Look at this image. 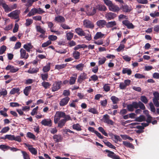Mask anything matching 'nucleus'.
Returning <instances> with one entry per match:
<instances>
[{"mask_svg": "<svg viewBox=\"0 0 159 159\" xmlns=\"http://www.w3.org/2000/svg\"><path fill=\"white\" fill-rule=\"evenodd\" d=\"M66 115L63 112L57 111L55 115L54 121L55 124H57L61 118H65Z\"/></svg>", "mask_w": 159, "mask_h": 159, "instance_id": "f257e3e1", "label": "nucleus"}, {"mask_svg": "<svg viewBox=\"0 0 159 159\" xmlns=\"http://www.w3.org/2000/svg\"><path fill=\"white\" fill-rule=\"evenodd\" d=\"M86 13L89 16H93L96 13V8L95 7H92L90 5L86 6Z\"/></svg>", "mask_w": 159, "mask_h": 159, "instance_id": "f03ea898", "label": "nucleus"}, {"mask_svg": "<svg viewBox=\"0 0 159 159\" xmlns=\"http://www.w3.org/2000/svg\"><path fill=\"white\" fill-rule=\"evenodd\" d=\"M71 117L69 115H67L66 117L63 119L60 120L58 123V127L60 128H62L65 125L66 121L71 120Z\"/></svg>", "mask_w": 159, "mask_h": 159, "instance_id": "7ed1b4c3", "label": "nucleus"}, {"mask_svg": "<svg viewBox=\"0 0 159 159\" xmlns=\"http://www.w3.org/2000/svg\"><path fill=\"white\" fill-rule=\"evenodd\" d=\"M20 11L19 10H16L12 11L8 14V17L14 19H18L19 17V14Z\"/></svg>", "mask_w": 159, "mask_h": 159, "instance_id": "20e7f679", "label": "nucleus"}, {"mask_svg": "<svg viewBox=\"0 0 159 159\" xmlns=\"http://www.w3.org/2000/svg\"><path fill=\"white\" fill-rule=\"evenodd\" d=\"M24 145L28 148V150L32 154L36 155L37 154V149L33 148L32 145L26 143H25Z\"/></svg>", "mask_w": 159, "mask_h": 159, "instance_id": "39448f33", "label": "nucleus"}, {"mask_svg": "<svg viewBox=\"0 0 159 159\" xmlns=\"http://www.w3.org/2000/svg\"><path fill=\"white\" fill-rule=\"evenodd\" d=\"M62 84V82L61 81H58L55 82L53 84L52 87V91L55 92L57 91L61 88V85Z\"/></svg>", "mask_w": 159, "mask_h": 159, "instance_id": "423d86ee", "label": "nucleus"}, {"mask_svg": "<svg viewBox=\"0 0 159 159\" xmlns=\"http://www.w3.org/2000/svg\"><path fill=\"white\" fill-rule=\"evenodd\" d=\"M5 69L7 70H9L10 72L14 73L17 72L19 70V69L17 67H15L11 65H8L5 68Z\"/></svg>", "mask_w": 159, "mask_h": 159, "instance_id": "0eeeda50", "label": "nucleus"}, {"mask_svg": "<svg viewBox=\"0 0 159 159\" xmlns=\"http://www.w3.org/2000/svg\"><path fill=\"white\" fill-rule=\"evenodd\" d=\"M108 9L110 11L114 12H118L120 10V8L118 6L113 3L108 7Z\"/></svg>", "mask_w": 159, "mask_h": 159, "instance_id": "6e6552de", "label": "nucleus"}, {"mask_svg": "<svg viewBox=\"0 0 159 159\" xmlns=\"http://www.w3.org/2000/svg\"><path fill=\"white\" fill-rule=\"evenodd\" d=\"M105 152L107 153V156L113 159H119L120 157L119 156L116 155L113 152L107 150H105Z\"/></svg>", "mask_w": 159, "mask_h": 159, "instance_id": "1a4fd4ad", "label": "nucleus"}, {"mask_svg": "<svg viewBox=\"0 0 159 159\" xmlns=\"http://www.w3.org/2000/svg\"><path fill=\"white\" fill-rule=\"evenodd\" d=\"M130 82L131 81L130 80H126L124 81V83H120L119 87L120 89H125L127 86L129 85Z\"/></svg>", "mask_w": 159, "mask_h": 159, "instance_id": "9d476101", "label": "nucleus"}, {"mask_svg": "<svg viewBox=\"0 0 159 159\" xmlns=\"http://www.w3.org/2000/svg\"><path fill=\"white\" fill-rule=\"evenodd\" d=\"M84 26L87 28H93L94 27L93 24L90 21L85 20L83 21Z\"/></svg>", "mask_w": 159, "mask_h": 159, "instance_id": "9b49d317", "label": "nucleus"}, {"mask_svg": "<svg viewBox=\"0 0 159 159\" xmlns=\"http://www.w3.org/2000/svg\"><path fill=\"white\" fill-rule=\"evenodd\" d=\"M20 57L21 59H27L29 55L26 52V50L22 48L20 50Z\"/></svg>", "mask_w": 159, "mask_h": 159, "instance_id": "f8f14e48", "label": "nucleus"}, {"mask_svg": "<svg viewBox=\"0 0 159 159\" xmlns=\"http://www.w3.org/2000/svg\"><path fill=\"white\" fill-rule=\"evenodd\" d=\"M42 125L45 126H51L52 124V122L51 120L49 119H44L41 122Z\"/></svg>", "mask_w": 159, "mask_h": 159, "instance_id": "ddd939ff", "label": "nucleus"}, {"mask_svg": "<svg viewBox=\"0 0 159 159\" xmlns=\"http://www.w3.org/2000/svg\"><path fill=\"white\" fill-rule=\"evenodd\" d=\"M103 121L107 124L111 125H113L114 122L111 120L110 119L109 116L107 114L103 116Z\"/></svg>", "mask_w": 159, "mask_h": 159, "instance_id": "4468645a", "label": "nucleus"}, {"mask_svg": "<svg viewBox=\"0 0 159 159\" xmlns=\"http://www.w3.org/2000/svg\"><path fill=\"white\" fill-rule=\"evenodd\" d=\"M116 16V15L111 12L107 13L105 15V18L108 20H111L115 18Z\"/></svg>", "mask_w": 159, "mask_h": 159, "instance_id": "2eb2a0df", "label": "nucleus"}, {"mask_svg": "<svg viewBox=\"0 0 159 159\" xmlns=\"http://www.w3.org/2000/svg\"><path fill=\"white\" fill-rule=\"evenodd\" d=\"M70 100V98L66 97L62 99L60 102L59 104L61 106H63L66 105Z\"/></svg>", "mask_w": 159, "mask_h": 159, "instance_id": "dca6fc26", "label": "nucleus"}, {"mask_svg": "<svg viewBox=\"0 0 159 159\" xmlns=\"http://www.w3.org/2000/svg\"><path fill=\"white\" fill-rule=\"evenodd\" d=\"M122 23L126 26L128 29H132L134 28V26L133 24L128 20H123L122 21Z\"/></svg>", "mask_w": 159, "mask_h": 159, "instance_id": "f3484780", "label": "nucleus"}, {"mask_svg": "<svg viewBox=\"0 0 159 159\" xmlns=\"http://www.w3.org/2000/svg\"><path fill=\"white\" fill-rule=\"evenodd\" d=\"M87 78V74L85 73H81L78 77L77 81L78 82L80 83L82 81Z\"/></svg>", "mask_w": 159, "mask_h": 159, "instance_id": "a211bd4d", "label": "nucleus"}, {"mask_svg": "<svg viewBox=\"0 0 159 159\" xmlns=\"http://www.w3.org/2000/svg\"><path fill=\"white\" fill-rule=\"evenodd\" d=\"M106 35L105 34H102L101 32H97L94 35L93 38L95 40H97L104 38Z\"/></svg>", "mask_w": 159, "mask_h": 159, "instance_id": "6ab92c4d", "label": "nucleus"}, {"mask_svg": "<svg viewBox=\"0 0 159 159\" xmlns=\"http://www.w3.org/2000/svg\"><path fill=\"white\" fill-rule=\"evenodd\" d=\"M23 48L28 52H30L31 49L33 47L31 43H27L23 46Z\"/></svg>", "mask_w": 159, "mask_h": 159, "instance_id": "aec40b11", "label": "nucleus"}, {"mask_svg": "<svg viewBox=\"0 0 159 159\" xmlns=\"http://www.w3.org/2000/svg\"><path fill=\"white\" fill-rule=\"evenodd\" d=\"M53 139L55 142L58 143L61 142L62 137L60 134H55L53 136Z\"/></svg>", "mask_w": 159, "mask_h": 159, "instance_id": "412c9836", "label": "nucleus"}, {"mask_svg": "<svg viewBox=\"0 0 159 159\" xmlns=\"http://www.w3.org/2000/svg\"><path fill=\"white\" fill-rule=\"evenodd\" d=\"M75 32L79 35L81 36H85V34L82 29L80 28H76Z\"/></svg>", "mask_w": 159, "mask_h": 159, "instance_id": "4be33fe9", "label": "nucleus"}, {"mask_svg": "<svg viewBox=\"0 0 159 159\" xmlns=\"http://www.w3.org/2000/svg\"><path fill=\"white\" fill-rule=\"evenodd\" d=\"M121 8L122 9L123 11L126 12H129L132 10V8L130 7H129L127 5H122L120 9Z\"/></svg>", "mask_w": 159, "mask_h": 159, "instance_id": "5701e85b", "label": "nucleus"}, {"mask_svg": "<svg viewBox=\"0 0 159 159\" xmlns=\"http://www.w3.org/2000/svg\"><path fill=\"white\" fill-rule=\"evenodd\" d=\"M55 20L57 22L62 23L65 22V20L63 17L59 16L55 17Z\"/></svg>", "mask_w": 159, "mask_h": 159, "instance_id": "b1692460", "label": "nucleus"}, {"mask_svg": "<svg viewBox=\"0 0 159 159\" xmlns=\"http://www.w3.org/2000/svg\"><path fill=\"white\" fill-rule=\"evenodd\" d=\"M96 24L99 27H103L106 25V22L104 20H99L97 22Z\"/></svg>", "mask_w": 159, "mask_h": 159, "instance_id": "393cba45", "label": "nucleus"}, {"mask_svg": "<svg viewBox=\"0 0 159 159\" xmlns=\"http://www.w3.org/2000/svg\"><path fill=\"white\" fill-rule=\"evenodd\" d=\"M36 14H37V8H34L31 10L30 11L27 15V16L28 17H30Z\"/></svg>", "mask_w": 159, "mask_h": 159, "instance_id": "a878e982", "label": "nucleus"}, {"mask_svg": "<svg viewBox=\"0 0 159 159\" xmlns=\"http://www.w3.org/2000/svg\"><path fill=\"white\" fill-rule=\"evenodd\" d=\"M96 7V9H98V10L100 11H105L107 10L106 7L103 5L99 4Z\"/></svg>", "mask_w": 159, "mask_h": 159, "instance_id": "bb28decb", "label": "nucleus"}, {"mask_svg": "<svg viewBox=\"0 0 159 159\" xmlns=\"http://www.w3.org/2000/svg\"><path fill=\"white\" fill-rule=\"evenodd\" d=\"M73 75L74 77H70L69 80V84L70 85L74 84L75 83L77 79V75L76 74H74Z\"/></svg>", "mask_w": 159, "mask_h": 159, "instance_id": "cd10ccee", "label": "nucleus"}, {"mask_svg": "<svg viewBox=\"0 0 159 159\" xmlns=\"http://www.w3.org/2000/svg\"><path fill=\"white\" fill-rule=\"evenodd\" d=\"M87 46L85 44H79L76 45L74 48V49L75 50H78L80 48H87Z\"/></svg>", "mask_w": 159, "mask_h": 159, "instance_id": "c85d7f7f", "label": "nucleus"}, {"mask_svg": "<svg viewBox=\"0 0 159 159\" xmlns=\"http://www.w3.org/2000/svg\"><path fill=\"white\" fill-rule=\"evenodd\" d=\"M20 89L19 88H16L12 89L10 92L11 94H14L15 93H17L18 94L20 93L19 92Z\"/></svg>", "mask_w": 159, "mask_h": 159, "instance_id": "c756f323", "label": "nucleus"}, {"mask_svg": "<svg viewBox=\"0 0 159 159\" xmlns=\"http://www.w3.org/2000/svg\"><path fill=\"white\" fill-rule=\"evenodd\" d=\"M84 67V65L82 63L79 64L74 66L77 70L80 71H81L83 70Z\"/></svg>", "mask_w": 159, "mask_h": 159, "instance_id": "7c9ffc66", "label": "nucleus"}, {"mask_svg": "<svg viewBox=\"0 0 159 159\" xmlns=\"http://www.w3.org/2000/svg\"><path fill=\"white\" fill-rule=\"evenodd\" d=\"M50 69V63H48L47 65L43 67V70L44 72L48 71Z\"/></svg>", "mask_w": 159, "mask_h": 159, "instance_id": "2f4dec72", "label": "nucleus"}, {"mask_svg": "<svg viewBox=\"0 0 159 159\" xmlns=\"http://www.w3.org/2000/svg\"><path fill=\"white\" fill-rule=\"evenodd\" d=\"M123 144L126 147L129 148H134V147L133 145V144L132 143H130L129 142L127 141H123Z\"/></svg>", "mask_w": 159, "mask_h": 159, "instance_id": "473e14b6", "label": "nucleus"}, {"mask_svg": "<svg viewBox=\"0 0 159 159\" xmlns=\"http://www.w3.org/2000/svg\"><path fill=\"white\" fill-rule=\"evenodd\" d=\"M116 25V22L115 21H111L108 22L106 24V27L108 28L111 27Z\"/></svg>", "mask_w": 159, "mask_h": 159, "instance_id": "72a5a7b5", "label": "nucleus"}, {"mask_svg": "<svg viewBox=\"0 0 159 159\" xmlns=\"http://www.w3.org/2000/svg\"><path fill=\"white\" fill-rule=\"evenodd\" d=\"M122 72L123 74L126 73L128 75H130L132 73V71L131 69L128 68H123Z\"/></svg>", "mask_w": 159, "mask_h": 159, "instance_id": "f704fd0d", "label": "nucleus"}, {"mask_svg": "<svg viewBox=\"0 0 159 159\" xmlns=\"http://www.w3.org/2000/svg\"><path fill=\"white\" fill-rule=\"evenodd\" d=\"M98 63L99 65H102L104 63H105L106 61L107 60V59L106 57H99L98 58Z\"/></svg>", "mask_w": 159, "mask_h": 159, "instance_id": "c9c22d12", "label": "nucleus"}, {"mask_svg": "<svg viewBox=\"0 0 159 159\" xmlns=\"http://www.w3.org/2000/svg\"><path fill=\"white\" fill-rule=\"evenodd\" d=\"M31 89V86L26 87L24 90V94L26 96H28Z\"/></svg>", "mask_w": 159, "mask_h": 159, "instance_id": "e433bc0d", "label": "nucleus"}, {"mask_svg": "<svg viewBox=\"0 0 159 159\" xmlns=\"http://www.w3.org/2000/svg\"><path fill=\"white\" fill-rule=\"evenodd\" d=\"M72 54L73 57L75 59H78L80 58V53L79 52L75 50L73 52Z\"/></svg>", "mask_w": 159, "mask_h": 159, "instance_id": "4c0bfd02", "label": "nucleus"}, {"mask_svg": "<svg viewBox=\"0 0 159 159\" xmlns=\"http://www.w3.org/2000/svg\"><path fill=\"white\" fill-rule=\"evenodd\" d=\"M111 99L114 104H117L119 101V99L114 96H112L111 98Z\"/></svg>", "mask_w": 159, "mask_h": 159, "instance_id": "58836bf2", "label": "nucleus"}, {"mask_svg": "<svg viewBox=\"0 0 159 159\" xmlns=\"http://www.w3.org/2000/svg\"><path fill=\"white\" fill-rule=\"evenodd\" d=\"M2 6L6 12H8L11 11L10 7H9L6 3H4V4H3Z\"/></svg>", "mask_w": 159, "mask_h": 159, "instance_id": "ea45409f", "label": "nucleus"}, {"mask_svg": "<svg viewBox=\"0 0 159 159\" xmlns=\"http://www.w3.org/2000/svg\"><path fill=\"white\" fill-rule=\"evenodd\" d=\"M145 118L144 116H143L141 115L139 117L136 118L135 119V121L141 122L145 121Z\"/></svg>", "mask_w": 159, "mask_h": 159, "instance_id": "a19ab883", "label": "nucleus"}, {"mask_svg": "<svg viewBox=\"0 0 159 159\" xmlns=\"http://www.w3.org/2000/svg\"><path fill=\"white\" fill-rule=\"evenodd\" d=\"M36 30L37 31L39 32L42 34H44L45 32V30L41 27V26H36Z\"/></svg>", "mask_w": 159, "mask_h": 159, "instance_id": "79ce46f5", "label": "nucleus"}, {"mask_svg": "<svg viewBox=\"0 0 159 159\" xmlns=\"http://www.w3.org/2000/svg\"><path fill=\"white\" fill-rule=\"evenodd\" d=\"M66 66V65L65 64L56 65L55 66V69L59 70L65 68Z\"/></svg>", "mask_w": 159, "mask_h": 159, "instance_id": "37998d69", "label": "nucleus"}, {"mask_svg": "<svg viewBox=\"0 0 159 159\" xmlns=\"http://www.w3.org/2000/svg\"><path fill=\"white\" fill-rule=\"evenodd\" d=\"M73 33H71V32L67 33L66 34V37L67 39V40H70L73 38Z\"/></svg>", "mask_w": 159, "mask_h": 159, "instance_id": "c03bdc74", "label": "nucleus"}, {"mask_svg": "<svg viewBox=\"0 0 159 159\" xmlns=\"http://www.w3.org/2000/svg\"><path fill=\"white\" fill-rule=\"evenodd\" d=\"M42 85L45 89H47L49 88L51 84L48 82L44 81L42 83Z\"/></svg>", "mask_w": 159, "mask_h": 159, "instance_id": "a18cd8bd", "label": "nucleus"}, {"mask_svg": "<svg viewBox=\"0 0 159 159\" xmlns=\"http://www.w3.org/2000/svg\"><path fill=\"white\" fill-rule=\"evenodd\" d=\"M73 128L74 129L78 131H80L81 130V126L78 124L73 125Z\"/></svg>", "mask_w": 159, "mask_h": 159, "instance_id": "49530a36", "label": "nucleus"}, {"mask_svg": "<svg viewBox=\"0 0 159 159\" xmlns=\"http://www.w3.org/2000/svg\"><path fill=\"white\" fill-rule=\"evenodd\" d=\"M7 91L4 89H0V95L5 96L7 95Z\"/></svg>", "mask_w": 159, "mask_h": 159, "instance_id": "de8ad7c7", "label": "nucleus"}, {"mask_svg": "<svg viewBox=\"0 0 159 159\" xmlns=\"http://www.w3.org/2000/svg\"><path fill=\"white\" fill-rule=\"evenodd\" d=\"M154 98L153 100H159V93L157 92H155L153 93Z\"/></svg>", "mask_w": 159, "mask_h": 159, "instance_id": "09e8293b", "label": "nucleus"}, {"mask_svg": "<svg viewBox=\"0 0 159 159\" xmlns=\"http://www.w3.org/2000/svg\"><path fill=\"white\" fill-rule=\"evenodd\" d=\"M21 152L23 155V158L24 159H30L29 155L26 152L24 151H21Z\"/></svg>", "mask_w": 159, "mask_h": 159, "instance_id": "8fccbe9b", "label": "nucleus"}, {"mask_svg": "<svg viewBox=\"0 0 159 159\" xmlns=\"http://www.w3.org/2000/svg\"><path fill=\"white\" fill-rule=\"evenodd\" d=\"M39 69L38 68H33L31 69H29L28 70V72L30 74H34L37 72L38 71Z\"/></svg>", "mask_w": 159, "mask_h": 159, "instance_id": "3c124183", "label": "nucleus"}, {"mask_svg": "<svg viewBox=\"0 0 159 159\" xmlns=\"http://www.w3.org/2000/svg\"><path fill=\"white\" fill-rule=\"evenodd\" d=\"M104 143L107 146L111 148L115 149L116 148V147L115 146L108 141H106L104 142Z\"/></svg>", "mask_w": 159, "mask_h": 159, "instance_id": "603ef678", "label": "nucleus"}, {"mask_svg": "<svg viewBox=\"0 0 159 159\" xmlns=\"http://www.w3.org/2000/svg\"><path fill=\"white\" fill-rule=\"evenodd\" d=\"M142 125H138L137 126V128L140 129H143L144 127H146L148 125V124L146 123H142Z\"/></svg>", "mask_w": 159, "mask_h": 159, "instance_id": "864d4df0", "label": "nucleus"}, {"mask_svg": "<svg viewBox=\"0 0 159 159\" xmlns=\"http://www.w3.org/2000/svg\"><path fill=\"white\" fill-rule=\"evenodd\" d=\"M33 22V20L31 19H27L26 20V22L25 25L26 26H28L32 23Z\"/></svg>", "mask_w": 159, "mask_h": 159, "instance_id": "5fc2aeb1", "label": "nucleus"}, {"mask_svg": "<svg viewBox=\"0 0 159 159\" xmlns=\"http://www.w3.org/2000/svg\"><path fill=\"white\" fill-rule=\"evenodd\" d=\"M9 129L10 128L9 127H5L2 129L0 132L1 133H5L8 131Z\"/></svg>", "mask_w": 159, "mask_h": 159, "instance_id": "6e6d98bb", "label": "nucleus"}, {"mask_svg": "<svg viewBox=\"0 0 159 159\" xmlns=\"http://www.w3.org/2000/svg\"><path fill=\"white\" fill-rule=\"evenodd\" d=\"M98 130L101 132L104 135L106 136H107L108 134L105 131L104 129L102 127H99L98 128Z\"/></svg>", "mask_w": 159, "mask_h": 159, "instance_id": "4d7b16f0", "label": "nucleus"}, {"mask_svg": "<svg viewBox=\"0 0 159 159\" xmlns=\"http://www.w3.org/2000/svg\"><path fill=\"white\" fill-rule=\"evenodd\" d=\"M51 43H52V42L51 41L48 40V41H47V42L43 43L42 44L41 46L43 48L46 47H47V46H48V45H50V44H51Z\"/></svg>", "mask_w": 159, "mask_h": 159, "instance_id": "13d9d810", "label": "nucleus"}, {"mask_svg": "<svg viewBox=\"0 0 159 159\" xmlns=\"http://www.w3.org/2000/svg\"><path fill=\"white\" fill-rule=\"evenodd\" d=\"M140 100L143 102L145 104H146L148 103V100L145 96H141L140 97Z\"/></svg>", "mask_w": 159, "mask_h": 159, "instance_id": "bf43d9fd", "label": "nucleus"}, {"mask_svg": "<svg viewBox=\"0 0 159 159\" xmlns=\"http://www.w3.org/2000/svg\"><path fill=\"white\" fill-rule=\"evenodd\" d=\"M114 141L116 143H117L118 141H121L122 139L119 136L117 135H114Z\"/></svg>", "mask_w": 159, "mask_h": 159, "instance_id": "052dcab7", "label": "nucleus"}, {"mask_svg": "<svg viewBox=\"0 0 159 159\" xmlns=\"http://www.w3.org/2000/svg\"><path fill=\"white\" fill-rule=\"evenodd\" d=\"M41 76L42 79L44 81L47 80L48 77V74L47 73L42 74H41Z\"/></svg>", "mask_w": 159, "mask_h": 159, "instance_id": "680f3d73", "label": "nucleus"}, {"mask_svg": "<svg viewBox=\"0 0 159 159\" xmlns=\"http://www.w3.org/2000/svg\"><path fill=\"white\" fill-rule=\"evenodd\" d=\"M88 111L94 114L98 113L97 111L94 108H90L88 109Z\"/></svg>", "mask_w": 159, "mask_h": 159, "instance_id": "e2e57ef3", "label": "nucleus"}, {"mask_svg": "<svg viewBox=\"0 0 159 159\" xmlns=\"http://www.w3.org/2000/svg\"><path fill=\"white\" fill-rule=\"evenodd\" d=\"M134 77L135 78L137 79H141L145 78V76L139 73L136 74L134 75Z\"/></svg>", "mask_w": 159, "mask_h": 159, "instance_id": "0e129e2a", "label": "nucleus"}, {"mask_svg": "<svg viewBox=\"0 0 159 159\" xmlns=\"http://www.w3.org/2000/svg\"><path fill=\"white\" fill-rule=\"evenodd\" d=\"M5 139L11 140H14V135H6L5 136Z\"/></svg>", "mask_w": 159, "mask_h": 159, "instance_id": "69168bd1", "label": "nucleus"}, {"mask_svg": "<svg viewBox=\"0 0 159 159\" xmlns=\"http://www.w3.org/2000/svg\"><path fill=\"white\" fill-rule=\"evenodd\" d=\"M27 136L29 138L34 139H35V135L32 133L30 132H28L27 133Z\"/></svg>", "mask_w": 159, "mask_h": 159, "instance_id": "338daca9", "label": "nucleus"}, {"mask_svg": "<svg viewBox=\"0 0 159 159\" xmlns=\"http://www.w3.org/2000/svg\"><path fill=\"white\" fill-rule=\"evenodd\" d=\"M105 4L109 7L112 3V2L110 0H103Z\"/></svg>", "mask_w": 159, "mask_h": 159, "instance_id": "774afa93", "label": "nucleus"}]
</instances>
